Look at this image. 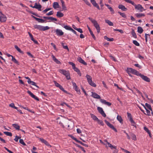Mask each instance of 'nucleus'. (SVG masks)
Wrapping results in <instances>:
<instances>
[{
	"label": "nucleus",
	"mask_w": 153,
	"mask_h": 153,
	"mask_svg": "<svg viewBox=\"0 0 153 153\" xmlns=\"http://www.w3.org/2000/svg\"><path fill=\"white\" fill-rule=\"evenodd\" d=\"M89 19L93 24L94 26L96 28L98 33L100 32V28L99 25L98 24L97 21L91 18H89Z\"/></svg>",
	"instance_id": "obj_1"
},
{
	"label": "nucleus",
	"mask_w": 153,
	"mask_h": 153,
	"mask_svg": "<svg viewBox=\"0 0 153 153\" xmlns=\"http://www.w3.org/2000/svg\"><path fill=\"white\" fill-rule=\"evenodd\" d=\"M33 27L35 29H37L40 30L42 31H45L49 29V27L48 26L44 27L40 25H34Z\"/></svg>",
	"instance_id": "obj_2"
},
{
	"label": "nucleus",
	"mask_w": 153,
	"mask_h": 153,
	"mask_svg": "<svg viewBox=\"0 0 153 153\" xmlns=\"http://www.w3.org/2000/svg\"><path fill=\"white\" fill-rule=\"evenodd\" d=\"M59 71L60 73L65 75L67 79H71L70 73L68 71H67L64 69H59Z\"/></svg>",
	"instance_id": "obj_3"
},
{
	"label": "nucleus",
	"mask_w": 153,
	"mask_h": 153,
	"mask_svg": "<svg viewBox=\"0 0 153 153\" xmlns=\"http://www.w3.org/2000/svg\"><path fill=\"white\" fill-rule=\"evenodd\" d=\"M86 77L87 79L88 82L93 87H96V84L92 82V78L91 76L88 74H87L86 76Z\"/></svg>",
	"instance_id": "obj_4"
},
{
	"label": "nucleus",
	"mask_w": 153,
	"mask_h": 153,
	"mask_svg": "<svg viewBox=\"0 0 153 153\" xmlns=\"http://www.w3.org/2000/svg\"><path fill=\"white\" fill-rule=\"evenodd\" d=\"M127 115L128 118L129 119V120L131 122V125L132 126L136 127V123H135L134 121L133 120L131 114L128 112H127Z\"/></svg>",
	"instance_id": "obj_5"
},
{
	"label": "nucleus",
	"mask_w": 153,
	"mask_h": 153,
	"mask_svg": "<svg viewBox=\"0 0 153 153\" xmlns=\"http://www.w3.org/2000/svg\"><path fill=\"white\" fill-rule=\"evenodd\" d=\"M127 70L128 72H130L133 74L137 76H139L140 74L137 70L131 68H127Z\"/></svg>",
	"instance_id": "obj_6"
},
{
	"label": "nucleus",
	"mask_w": 153,
	"mask_h": 153,
	"mask_svg": "<svg viewBox=\"0 0 153 153\" xmlns=\"http://www.w3.org/2000/svg\"><path fill=\"white\" fill-rule=\"evenodd\" d=\"M7 20V17L5 15L0 11V22H5Z\"/></svg>",
	"instance_id": "obj_7"
},
{
	"label": "nucleus",
	"mask_w": 153,
	"mask_h": 153,
	"mask_svg": "<svg viewBox=\"0 0 153 153\" xmlns=\"http://www.w3.org/2000/svg\"><path fill=\"white\" fill-rule=\"evenodd\" d=\"M105 121L106 123V124L107 125L109 126L110 128L112 129L114 131L116 132H117V129L114 128V126L112 125L109 122H108V121L105 120Z\"/></svg>",
	"instance_id": "obj_8"
},
{
	"label": "nucleus",
	"mask_w": 153,
	"mask_h": 153,
	"mask_svg": "<svg viewBox=\"0 0 153 153\" xmlns=\"http://www.w3.org/2000/svg\"><path fill=\"white\" fill-rule=\"evenodd\" d=\"M55 32L56 35L59 36H62L64 34V32L62 31V30L57 29L56 30Z\"/></svg>",
	"instance_id": "obj_9"
},
{
	"label": "nucleus",
	"mask_w": 153,
	"mask_h": 153,
	"mask_svg": "<svg viewBox=\"0 0 153 153\" xmlns=\"http://www.w3.org/2000/svg\"><path fill=\"white\" fill-rule=\"evenodd\" d=\"M97 110L104 117H106V115L104 112L102 108L100 107H98Z\"/></svg>",
	"instance_id": "obj_10"
},
{
	"label": "nucleus",
	"mask_w": 153,
	"mask_h": 153,
	"mask_svg": "<svg viewBox=\"0 0 153 153\" xmlns=\"http://www.w3.org/2000/svg\"><path fill=\"white\" fill-rule=\"evenodd\" d=\"M140 77L142 78L144 80V81L148 82H149L150 81V79L147 76H145L141 74H140Z\"/></svg>",
	"instance_id": "obj_11"
},
{
	"label": "nucleus",
	"mask_w": 153,
	"mask_h": 153,
	"mask_svg": "<svg viewBox=\"0 0 153 153\" xmlns=\"http://www.w3.org/2000/svg\"><path fill=\"white\" fill-rule=\"evenodd\" d=\"M100 102L103 104L105 105H106L108 106H110L111 104V103L107 102L105 100L103 99H100Z\"/></svg>",
	"instance_id": "obj_12"
},
{
	"label": "nucleus",
	"mask_w": 153,
	"mask_h": 153,
	"mask_svg": "<svg viewBox=\"0 0 153 153\" xmlns=\"http://www.w3.org/2000/svg\"><path fill=\"white\" fill-rule=\"evenodd\" d=\"M90 1L94 6L96 7L98 9H100L99 6L95 0H90Z\"/></svg>",
	"instance_id": "obj_13"
},
{
	"label": "nucleus",
	"mask_w": 153,
	"mask_h": 153,
	"mask_svg": "<svg viewBox=\"0 0 153 153\" xmlns=\"http://www.w3.org/2000/svg\"><path fill=\"white\" fill-rule=\"evenodd\" d=\"M92 95L91 96L94 98L97 99H101L100 97L95 92H91Z\"/></svg>",
	"instance_id": "obj_14"
},
{
	"label": "nucleus",
	"mask_w": 153,
	"mask_h": 153,
	"mask_svg": "<svg viewBox=\"0 0 153 153\" xmlns=\"http://www.w3.org/2000/svg\"><path fill=\"white\" fill-rule=\"evenodd\" d=\"M33 8H35L36 9H40L42 7L41 5L39 3H35L33 6H31Z\"/></svg>",
	"instance_id": "obj_15"
},
{
	"label": "nucleus",
	"mask_w": 153,
	"mask_h": 153,
	"mask_svg": "<svg viewBox=\"0 0 153 153\" xmlns=\"http://www.w3.org/2000/svg\"><path fill=\"white\" fill-rule=\"evenodd\" d=\"M39 140L42 143H44L45 145L48 146H51L48 143L47 141L44 140V139L42 138H39Z\"/></svg>",
	"instance_id": "obj_16"
},
{
	"label": "nucleus",
	"mask_w": 153,
	"mask_h": 153,
	"mask_svg": "<svg viewBox=\"0 0 153 153\" xmlns=\"http://www.w3.org/2000/svg\"><path fill=\"white\" fill-rule=\"evenodd\" d=\"M77 60L79 62L85 65H87V63L80 57H78L77 58Z\"/></svg>",
	"instance_id": "obj_17"
},
{
	"label": "nucleus",
	"mask_w": 153,
	"mask_h": 153,
	"mask_svg": "<svg viewBox=\"0 0 153 153\" xmlns=\"http://www.w3.org/2000/svg\"><path fill=\"white\" fill-rule=\"evenodd\" d=\"M52 59L57 64H61L60 62L55 57V56L52 55L51 56Z\"/></svg>",
	"instance_id": "obj_18"
},
{
	"label": "nucleus",
	"mask_w": 153,
	"mask_h": 153,
	"mask_svg": "<svg viewBox=\"0 0 153 153\" xmlns=\"http://www.w3.org/2000/svg\"><path fill=\"white\" fill-rule=\"evenodd\" d=\"M117 119L120 123H123V120L120 116L118 115L117 117Z\"/></svg>",
	"instance_id": "obj_19"
},
{
	"label": "nucleus",
	"mask_w": 153,
	"mask_h": 153,
	"mask_svg": "<svg viewBox=\"0 0 153 153\" xmlns=\"http://www.w3.org/2000/svg\"><path fill=\"white\" fill-rule=\"evenodd\" d=\"M59 5L58 2H55L53 3V7L55 9L59 8Z\"/></svg>",
	"instance_id": "obj_20"
},
{
	"label": "nucleus",
	"mask_w": 153,
	"mask_h": 153,
	"mask_svg": "<svg viewBox=\"0 0 153 153\" xmlns=\"http://www.w3.org/2000/svg\"><path fill=\"white\" fill-rule=\"evenodd\" d=\"M33 17L39 22L43 23L45 22V20L42 19L38 18L33 16Z\"/></svg>",
	"instance_id": "obj_21"
},
{
	"label": "nucleus",
	"mask_w": 153,
	"mask_h": 153,
	"mask_svg": "<svg viewBox=\"0 0 153 153\" xmlns=\"http://www.w3.org/2000/svg\"><path fill=\"white\" fill-rule=\"evenodd\" d=\"M48 20H50L49 22H53L54 21H57V19L55 18L52 17H48Z\"/></svg>",
	"instance_id": "obj_22"
},
{
	"label": "nucleus",
	"mask_w": 153,
	"mask_h": 153,
	"mask_svg": "<svg viewBox=\"0 0 153 153\" xmlns=\"http://www.w3.org/2000/svg\"><path fill=\"white\" fill-rule=\"evenodd\" d=\"M56 16L57 17L60 18L63 17L64 16V14L60 11H58L57 13Z\"/></svg>",
	"instance_id": "obj_23"
},
{
	"label": "nucleus",
	"mask_w": 153,
	"mask_h": 153,
	"mask_svg": "<svg viewBox=\"0 0 153 153\" xmlns=\"http://www.w3.org/2000/svg\"><path fill=\"white\" fill-rule=\"evenodd\" d=\"M134 7L137 10H140L142 9H143L141 5L140 4H138L137 5L136 4L135 5Z\"/></svg>",
	"instance_id": "obj_24"
},
{
	"label": "nucleus",
	"mask_w": 153,
	"mask_h": 153,
	"mask_svg": "<svg viewBox=\"0 0 153 153\" xmlns=\"http://www.w3.org/2000/svg\"><path fill=\"white\" fill-rule=\"evenodd\" d=\"M135 16L138 18H140L142 16H145V15L143 13H137L135 14Z\"/></svg>",
	"instance_id": "obj_25"
},
{
	"label": "nucleus",
	"mask_w": 153,
	"mask_h": 153,
	"mask_svg": "<svg viewBox=\"0 0 153 153\" xmlns=\"http://www.w3.org/2000/svg\"><path fill=\"white\" fill-rule=\"evenodd\" d=\"M145 107H146V108L148 109H149L151 111H152V109L151 107V106L149 104L146 103H145V105H144Z\"/></svg>",
	"instance_id": "obj_26"
},
{
	"label": "nucleus",
	"mask_w": 153,
	"mask_h": 153,
	"mask_svg": "<svg viewBox=\"0 0 153 153\" xmlns=\"http://www.w3.org/2000/svg\"><path fill=\"white\" fill-rule=\"evenodd\" d=\"M143 105V107H144V108H145V109H146V113H147V114H146L145 113L144 114H146L147 115H148V116H150L151 115V113H150V111H149V110H148L146 107H145L144 105Z\"/></svg>",
	"instance_id": "obj_27"
},
{
	"label": "nucleus",
	"mask_w": 153,
	"mask_h": 153,
	"mask_svg": "<svg viewBox=\"0 0 153 153\" xmlns=\"http://www.w3.org/2000/svg\"><path fill=\"white\" fill-rule=\"evenodd\" d=\"M12 125L17 130H19L20 129V126L18 124H13Z\"/></svg>",
	"instance_id": "obj_28"
},
{
	"label": "nucleus",
	"mask_w": 153,
	"mask_h": 153,
	"mask_svg": "<svg viewBox=\"0 0 153 153\" xmlns=\"http://www.w3.org/2000/svg\"><path fill=\"white\" fill-rule=\"evenodd\" d=\"M143 31V29L141 27L139 26L137 27V32L140 34H141Z\"/></svg>",
	"instance_id": "obj_29"
},
{
	"label": "nucleus",
	"mask_w": 153,
	"mask_h": 153,
	"mask_svg": "<svg viewBox=\"0 0 153 153\" xmlns=\"http://www.w3.org/2000/svg\"><path fill=\"white\" fill-rule=\"evenodd\" d=\"M53 82L55 86L56 87L59 88L60 89L62 87L61 85H60L59 83H57L56 81H54Z\"/></svg>",
	"instance_id": "obj_30"
},
{
	"label": "nucleus",
	"mask_w": 153,
	"mask_h": 153,
	"mask_svg": "<svg viewBox=\"0 0 153 153\" xmlns=\"http://www.w3.org/2000/svg\"><path fill=\"white\" fill-rule=\"evenodd\" d=\"M104 38L107 41L112 42L114 41V39L113 38H109L106 36H104Z\"/></svg>",
	"instance_id": "obj_31"
},
{
	"label": "nucleus",
	"mask_w": 153,
	"mask_h": 153,
	"mask_svg": "<svg viewBox=\"0 0 153 153\" xmlns=\"http://www.w3.org/2000/svg\"><path fill=\"white\" fill-rule=\"evenodd\" d=\"M105 22L110 26H112L113 25V23L108 20H105Z\"/></svg>",
	"instance_id": "obj_32"
},
{
	"label": "nucleus",
	"mask_w": 153,
	"mask_h": 153,
	"mask_svg": "<svg viewBox=\"0 0 153 153\" xmlns=\"http://www.w3.org/2000/svg\"><path fill=\"white\" fill-rule=\"evenodd\" d=\"M14 47L16 49V50L20 53H23V52L21 50V49L18 47V46L17 45H15Z\"/></svg>",
	"instance_id": "obj_33"
},
{
	"label": "nucleus",
	"mask_w": 153,
	"mask_h": 153,
	"mask_svg": "<svg viewBox=\"0 0 153 153\" xmlns=\"http://www.w3.org/2000/svg\"><path fill=\"white\" fill-rule=\"evenodd\" d=\"M28 84H30L32 85L35 86L38 88H39V87L36 85V83L33 81H30V82L28 83Z\"/></svg>",
	"instance_id": "obj_34"
},
{
	"label": "nucleus",
	"mask_w": 153,
	"mask_h": 153,
	"mask_svg": "<svg viewBox=\"0 0 153 153\" xmlns=\"http://www.w3.org/2000/svg\"><path fill=\"white\" fill-rule=\"evenodd\" d=\"M27 93L33 98H34L35 97V95L33 94L30 91H28Z\"/></svg>",
	"instance_id": "obj_35"
},
{
	"label": "nucleus",
	"mask_w": 153,
	"mask_h": 153,
	"mask_svg": "<svg viewBox=\"0 0 153 153\" xmlns=\"http://www.w3.org/2000/svg\"><path fill=\"white\" fill-rule=\"evenodd\" d=\"M22 108H23L24 109L28 111H29V112H31V113H34V112L33 111L29 109L27 107H23V106H22Z\"/></svg>",
	"instance_id": "obj_36"
},
{
	"label": "nucleus",
	"mask_w": 153,
	"mask_h": 153,
	"mask_svg": "<svg viewBox=\"0 0 153 153\" xmlns=\"http://www.w3.org/2000/svg\"><path fill=\"white\" fill-rule=\"evenodd\" d=\"M4 133L8 136H11L12 135L11 133L8 131H4Z\"/></svg>",
	"instance_id": "obj_37"
},
{
	"label": "nucleus",
	"mask_w": 153,
	"mask_h": 153,
	"mask_svg": "<svg viewBox=\"0 0 153 153\" xmlns=\"http://www.w3.org/2000/svg\"><path fill=\"white\" fill-rule=\"evenodd\" d=\"M118 8L119 9H121V10H126V8L124 6L122 5H120L118 6Z\"/></svg>",
	"instance_id": "obj_38"
},
{
	"label": "nucleus",
	"mask_w": 153,
	"mask_h": 153,
	"mask_svg": "<svg viewBox=\"0 0 153 153\" xmlns=\"http://www.w3.org/2000/svg\"><path fill=\"white\" fill-rule=\"evenodd\" d=\"M61 2L62 3V7L63 9L65 10L64 9L66 8V7L65 5L64 2L63 1V0H60Z\"/></svg>",
	"instance_id": "obj_39"
},
{
	"label": "nucleus",
	"mask_w": 153,
	"mask_h": 153,
	"mask_svg": "<svg viewBox=\"0 0 153 153\" xmlns=\"http://www.w3.org/2000/svg\"><path fill=\"white\" fill-rule=\"evenodd\" d=\"M91 117L93 120H98V119L97 117L95 115H94L92 114H91Z\"/></svg>",
	"instance_id": "obj_40"
},
{
	"label": "nucleus",
	"mask_w": 153,
	"mask_h": 153,
	"mask_svg": "<svg viewBox=\"0 0 153 153\" xmlns=\"http://www.w3.org/2000/svg\"><path fill=\"white\" fill-rule=\"evenodd\" d=\"M11 57L12 58V61L16 64H18V61L13 56H11Z\"/></svg>",
	"instance_id": "obj_41"
},
{
	"label": "nucleus",
	"mask_w": 153,
	"mask_h": 153,
	"mask_svg": "<svg viewBox=\"0 0 153 153\" xmlns=\"http://www.w3.org/2000/svg\"><path fill=\"white\" fill-rule=\"evenodd\" d=\"M9 106L12 108H14L15 109H17L18 108L15 106L14 104L13 103H11L9 105Z\"/></svg>",
	"instance_id": "obj_42"
},
{
	"label": "nucleus",
	"mask_w": 153,
	"mask_h": 153,
	"mask_svg": "<svg viewBox=\"0 0 153 153\" xmlns=\"http://www.w3.org/2000/svg\"><path fill=\"white\" fill-rule=\"evenodd\" d=\"M75 90L76 91L78 94H81L80 90L79 89V88L77 87L74 88Z\"/></svg>",
	"instance_id": "obj_43"
},
{
	"label": "nucleus",
	"mask_w": 153,
	"mask_h": 153,
	"mask_svg": "<svg viewBox=\"0 0 153 153\" xmlns=\"http://www.w3.org/2000/svg\"><path fill=\"white\" fill-rule=\"evenodd\" d=\"M104 141H105V142L106 143V145L107 146V148L108 147H109L110 148V147H111V146L112 145L111 144L109 143L106 140H104Z\"/></svg>",
	"instance_id": "obj_44"
},
{
	"label": "nucleus",
	"mask_w": 153,
	"mask_h": 153,
	"mask_svg": "<svg viewBox=\"0 0 153 153\" xmlns=\"http://www.w3.org/2000/svg\"><path fill=\"white\" fill-rule=\"evenodd\" d=\"M133 43L137 46H139V43L136 40H133Z\"/></svg>",
	"instance_id": "obj_45"
},
{
	"label": "nucleus",
	"mask_w": 153,
	"mask_h": 153,
	"mask_svg": "<svg viewBox=\"0 0 153 153\" xmlns=\"http://www.w3.org/2000/svg\"><path fill=\"white\" fill-rule=\"evenodd\" d=\"M118 13L123 18H125L126 17V15L124 13H122L120 12L119 11Z\"/></svg>",
	"instance_id": "obj_46"
},
{
	"label": "nucleus",
	"mask_w": 153,
	"mask_h": 153,
	"mask_svg": "<svg viewBox=\"0 0 153 153\" xmlns=\"http://www.w3.org/2000/svg\"><path fill=\"white\" fill-rule=\"evenodd\" d=\"M19 142L20 143L23 145V146H25L26 145V144L24 142L23 140L22 139H20L19 140Z\"/></svg>",
	"instance_id": "obj_47"
},
{
	"label": "nucleus",
	"mask_w": 153,
	"mask_h": 153,
	"mask_svg": "<svg viewBox=\"0 0 153 153\" xmlns=\"http://www.w3.org/2000/svg\"><path fill=\"white\" fill-rule=\"evenodd\" d=\"M74 29L81 33H83L82 30V29L81 28H74Z\"/></svg>",
	"instance_id": "obj_48"
},
{
	"label": "nucleus",
	"mask_w": 153,
	"mask_h": 153,
	"mask_svg": "<svg viewBox=\"0 0 153 153\" xmlns=\"http://www.w3.org/2000/svg\"><path fill=\"white\" fill-rule=\"evenodd\" d=\"M146 8L148 9H151L153 10V7L152 6H149V5H146Z\"/></svg>",
	"instance_id": "obj_49"
},
{
	"label": "nucleus",
	"mask_w": 153,
	"mask_h": 153,
	"mask_svg": "<svg viewBox=\"0 0 153 153\" xmlns=\"http://www.w3.org/2000/svg\"><path fill=\"white\" fill-rule=\"evenodd\" d=\"M68 63L70 65H72V68H74V67H75V64L73 63V62H68Z\"/></svg>",
	"instance_id": "obj_50"
},
{
	"label": "nucleus",
	"mask_w": 153,
	"mask_h": 153,
	"mask_svg": "<svg viewBox=\"0 0 153 153\" xmlns=\"http://www.w3.org/2000/svg\"><path fill=\"white\" fill-rule=\"evenodd\" d=\"M97 120H98V123L99 124L101 125L102 126H103L104 125V124L102 121L100 120L99 119H98Z\"/></svg>",
	"instance_id": "obj_51"
},
{
	"label": "nucleus",
	"mask_w": 153,
	"mask_h": 153,
	"mask_svg": "<svg viewBox=\"0 0 153 153\" xmlns=\"http://www.w3.org/2000/svg\"><path fill=\"white\" fill-rule=\"evenodd\" d=\"M85 4L88 6H91V4L88 0H83Z\"/></svg>",
	"instance_id": "obj_52"
},
{
	"label": "nucleus",
	"mask_w": 153,
	"mask_h": 153,
	"mask_svg": "<svg viewBox=\"0 0 153 153\" xmlns=\"http://www.w3.org/2000/svg\"><path fill=\"white\" fill-rule=\"evenodd\" d=\"M131 34L134 37V38H136L137 35L134 31H133L132 32Z\"/></svg>",
	"instance_id": "obj_53"
},
{
	"label": "nucleus",
	"mask_w": 153,
	"mask_h": 153,
	"mask_svg": "<svg viewBox=\"0 0 153 153\" xmlns=\"http://www.w3.org/2000/svg\"><path fill=\"white\" fill-rule=\"evenodd\" d=\"M28 33L29 35V36L31 39L32 41L34 39L33 38V36L32 34L29 32H28Z\"/></svg>",
	"instance_id": "obj_54"
},
{
	"label": "nucleus",
	"mask_w": 153,
	"mask_h": 153,
	"mask_svg": "<svg viewBox=\"0 0 153 153\" xmlns=\"http://www.w3.org/2000/svg\"><path fill=\"white\" fill-rule=\"evenodd\" d=\"M53 10H51L49 13H47L46 15L48 16L51 15L53 14Z\"/></svg>",
	"instance_id": "obj_55"
},
{
	"label": "nucleus",
	"mask_w": 153,
	"mask_h": 153,
	"mask_svg": "<svg viewBox=\"0 0 153 153\" xmlns=\"http://www.w3.org/2000/svg\"><path fill=\"white\" fill-rule=\"evenodd\" d=\"M65 29L68 30H70L71 27H70V26L66 25L65 27L64 28Z\"/></svg>",
	"instance_id": "obj_56"
},
{
	"label": "nucleus",
	"mask_w": 153,
	"mask_h": 153,
	"mask_svg": "<svg viewBox=\"0 0 153 153\" xmlns=\"http://www.w3.org/2000/svg\"><path fill=\"white\" fill-rule=\"evenodd\" d=\"M114 30L118 31L120 32L121 33H123V30H120V29H114Z\"/></svg>",
	"instance_id": "obj_57"
},
{
	"label": "nucleus",
	"mask_w": 153,
	"mask_h": 153,
	"mask_svg": "<svg viewBox=\"0 0 153 153\" xmlns=\"http://www.w3.org/2000/svg\"><path fill=\"white\" fill-rule=\"evenodd\" d=\"M132 139L133 140H137V138L136 136L134 134H132Z\"/></svg>",
	"instance_id": "obj_58"
},
{
	"label": "nucleus",
	"mask_w": 153,
	"mask_h": 153,
	"mask_svg": "<svg viewBox=\"0 0 153 153\" xmlns=\"http://www.w3.org/2000/svg\"><path fill=\"white\" fill-rule=\"evenodd\" d=\"M100 142L102 144H103L105 145V146L106 147H107V146L106 145V143L104 141V142H103L101 140H100Z\"/></svg>",
	"instance_id": "obj_59"
},
{
	"label": "nucleus",
	"mask_w": 153,
	"mask_h": 153,
	"mask_svg": "<svg viewBox=\"0 0 153 153\" xmlns=\"http://www.w3.org/2000/svg\"><path fill=\"white\" fill-rule=\"evenodd\" d=\"M110 148L112 150H113L114 149H117V146L112 145Z\"/></svg>",
	"instance_id": "obj_60"
},
{
	"label": "nucleus",
	"mask_w": 153,
	"mask_h": 153,
	"mask_svg": "<svg viewBox=\"0 0 153 153\" xmlns=\"http://www.w3.org/2000/svg\"><path fill=\"white\" fill-rule=\"evenodd\" d=\"M110 57L111 59H112L113 61H114L115 62L116 61V59L112 55H110Z\"/></svg>",
	"instance_id": "obj_61"
},
{
	"label": "nucleus",
	"mask_w": 153,
	"mask_h": 153,
	"mask_svg": "<svg viewBox=\"0 0 153 153\" xmlns=\"http://www.w3.org/2000/svg\"><path fill=\"white\" fill-rule=\"evenodd\" d=\"M19 138L20 137H19L16 136L15 138L14 139V140L16 142H18L19 139Z\"/></svg>",
	"instance_id": "obj_62"
},
{
	"label": "nucleus",
	"mask_w": 153,
	"mask_h": 153,
	"mask_svg": "<svg viewBox=\"0 0 153 153\" xmlns=\"http://www.w3.org/2000/svg\"><path fill=\"white\" fill-rule=\"evenodd\" d=\"M72 85L74 89L77 87L76 83L74 82H72Z\"/></svg>",
	"instance_id": "obj_63"
},
{
	"label": "nucleus",
	"mask_w": 153,
	"mask_h": 153,
	"mask_svg": "<svg viewBox=\"0 0 153 153\" xmlns=\"http://www.w3.org/2000/svg\"><path fill=\"white\" fill-rule=\"evenodd\" d=\"M144 129L147 133H148V132H150V131L146 127H144Z\"/></svg>",
	"instance_id": "obj_64"
}]
</instances>
